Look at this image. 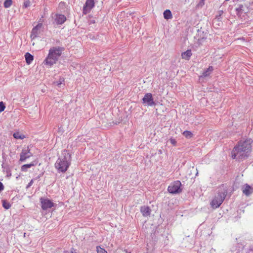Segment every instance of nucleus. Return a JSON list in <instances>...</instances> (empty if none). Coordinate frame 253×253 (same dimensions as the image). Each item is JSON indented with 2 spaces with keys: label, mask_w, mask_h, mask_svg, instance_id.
<instances>
[{
  "label": "nucleus",
  "mask_w": 253,
  "mask_h": 253,
  "mask_svg": "<svg viewBox=\"0 0 253 253\" xmlns=\"http://www.w3.org/2000/svg\"><path fill=\"white\" fill-rule=\"evenodd\" d=\"M30 5V2L29 0H25L24 3V5L25 6V7H27L28 6H29Z\"/></svg>",
  "instance_id": "nucleus-26"
},
{
  "label": "nucleus",
  "mask_w": 253,
  "mask_h": 253,
  "mask_svg": "<svg viewBox=\"0 0 253 253\" xmlns=\"http://www.w3.org/2000/svg\"><path fill=\"white\" fill-rule=\"evenodd\" d=\"M12 1L11 0H5L4 2V6L5 8L9 7L12 5Z\"/></svg>",
  "instance_id": "nucleus-22"
},
{
  "label": "nucleus",
  "mask_w": 253,
  "mask_h": 253,
  "mask_svg": "<svg viewBox=\"0 0 253 253\" xmlns=\"http://www.w3.org/2000/svg\"><path fill=\"white\" fill-rule=\"evenodd\" d=\"M242 191L245 195L249 196L253 192V188H252L249 185L246 184L242 188Z\"/></svg>",
  "instance_id": "nucleus-11"
},
{
  "label": "nucleus",
  "mask_w": 253,
  "mask_h": 253,
  "mask_svg": "<svg viewBox=\"0 0 253 253\" xmlns=\"http://www.w3.org/2000/svg\"><path fill=\"white\" fill-rule=\"evenodd\" d=\"M169 141H170V142L171 143V144L173 146H176L177 142H176V140H175V139H174L173 138H170L169 139Z\"/></svg>",
  "instance_id": "nucleus-25"
},
{
  "label": "nucleus",
  "mask_w": 253,
  "mask_h": 253,
  "mask_svg": "<svg viewBox=\"0 0 253 253\" xmlns=\"http://www.w3.org/2000/svg\"><path fill=\"white\" fill-rule=\"evenodd\" d=\"M192 54L191 50L188 49L181 53V57L183 59L189 60L192 56Z\"/></svg>",
  "instance_id": "nucleus-14"
},
{
  "label": "nucleus",
  "mask_w": 253,
  "mask_h": 253,
  "mask_svg": "<svg viewBox=\"0 0 253 253\" xmlns=\"http://www.w3.org/2000/svg\"><path fill=\"white\" fill-rule=\"evenodd\" d=\"M63 81H64V79H62V81H60V82H57V84H56L57 85L60 86V84H62V82H63Z\"/></svg>",
  "instance_id": "nucleus-30"
},
{
  "label": "nucleus",
  "mask_w": 253,
  "mask_h": 253,
  "mask_svg": "<svg viewBox=\"0 0 253 253\" xmlns=\"http://www.w3.org/2000/svg\"><path fill=\"white\" fill-rule=\"evenodd\" d=\"M140 211L144 216H148L151 214V210L148 206L141 207L140 208Z\"/></svg>",
  "instance_id": "nucleus-12"
},
{
  "label": "nucleus",
  "mask_w": 253,
  "mask_h": 253,
  "mask_svg": "<svg viewBox=\"0 0 253 253\" xmlns=\"http://www.w3.org/2000/svg\"><path fill=\"white\" fill-rule=\"evenodd\" d=\"M34 166H35V164L34 163L24 165L21 167V170L23 171H26L27 168H30Z\"/></svg>",
  "instance_id": "nucleus-19"
},
{
  "label": "nucleus",
  "mask_w": 253,
  "mask_h": 253,
  "mask_svg": "<svg viewBox=\"0 0 253 253\" xmlns=\"http://www.w3.org/2000/svg\"><path fill=\"white\" fill-rule=\"evenodd\" d=\"M164 17L166 19H171L172 16L171 11L169 9L165 10L164 12Z\"/></svg>",
  "instance_id": "nucleus-18"
},
{
  "label": "nucleus",
  "mask_w": 253,
  "mask_h": 253,
  "mask_svg": "<svg viewBox=\"0 0 253 253\" xmlns=\"http://www.w3.org/2000/svg\"><path fill=\"white\" fill-rule=\"evenodd\" d=\"M40 201L41 203V207L43 210H46L48 209L51 208L54 205V204L48 199L41 198Z\"/></svg>",
  "instance_id": "nucleus-6"
},
{
  "label": "nucleus",
  "mask_w": 253,
  "mask_h": 253,
  "mask_svg": "<svg viewBox=\"0 0 253 253\" xmlns=\"http://www.w3.org/2000/svg\"><path fill=\"white\" fill-rule=\"evenodd\" d=\"M213 68L212 66H209L207 70L203 73L202 76L206 77L209 76L213 71Z\"/></svg>",
  "instance_id": "nucleus-17"
},
{
  "label": "nucleus",
  "mask_w": 253,
  "mask_h": 253,
  "mask_svg": "<svg viewBox=\"0 0 253 253\" xmlns=\"http://www.w3.org/2000/svg\"><path fill=\"white\" fill-rule=\"evenodd\" d=\"M64 48L60 46L50 48L46 57L43 60V64L48 68H51L56 64L62 54Z\"/></svg>",
  "instance_id": "nucleus-2"
},
{
  "label": "nucleus",
  "mask_w": 253,
  "mask_h": 253,
  "mask_svg": "<svg viewBox=\"0 0 253 253\" xmlns=\"http://www.w3.org/2000/svg\"><path fill=\"white\" fill-rule=\"evenodd\" d=\"M220 190L218 191L217 195L215 196L211 202V206L213 209L218 208L224 201L226 196V189L223 185L219 187Z\"/></svg>",
  "instance_id": "nucleus-4"
},
{
  "label": "nucleus",
  "mask_w": 253,
  "mask_h": 253,
  "mask_svg": "<svg viewBox=\"0 0 253 253\" xmlns=\"http://www.w3.org/2000/svg\"><path fill=\"white\" fill-rule=\"evenodd\" d=\"M96 252L97 253H108L104 249L99 246L96 247Z\"/></svg>",
  "instance_id": "nucleus-21"
},
{
  "label": "nucleus",
  "mask_w": 253,
  "mask_h": 253,
  "mask_svg": "<svg viewBox=\"0 0 253 253\" xmlns=\"http://www.w3.org/2000/svg\"><path fill=\"white\" fill-rule=\"evenodd\" d=\"M64 253H77L76 252L75 250L73 248L71 249L70 251H66L64 252Z\"/></svg>",
  "instance_id": "nucleus-27"
},
{
  "label": "nucleus",
  "mask_w": 253,
  "mask_h": 253,
  "mask_svg": "<svg viewBox=\"0 0 253 253\" xmlns=\"http://www.w3.org/2000/svg\"><path fill=\"white\" fill-rule=\"evenodd\" d=\"M182 134L186 138H190L193 136L192 133L188 130L184 131Z\"/></svg>",
  "instance_id": "nucleus-20"
},
{
  "label": "nucleus",
  "mask_w": 253,
  "mask_h": 253,
  "mask_svg": "<svg viewBox=\"0 0 253 253\" xmlns=\"http://www.w3.org/2000/svg\"><path fill=\"white\" fill-rule=\"evenodd\" d=\"M252 151L251 141H240L233 149L231 154L233 159H243L248 157Z\"/></svg>",
  "instance_id": "nucleus-1"
},
{
  "label": "nucleus",
  "mask_w": 253,
  "mask_h": 253,
  "mask_svg": "<svg viewBox=\"0 0 253 253\" xmlns=\"http://www.w3.org/2000/svg\"><path fill=\"white\" fill-rule=\"evenodd\" d=\"M25 57L26 63L28 65H30L34 60V56L29 52L25 53Z\"/></svg>",
  "instance_id": "nucleus-15"
},
{
  "label": "nucleus",
  "mask_w": 253,
  "mask_h": 253,
  "mask_svg": "<svg viewBox=\"0 0 253 253\" xmlns=\"http://www.w3.org/2000/svg\"><path fill=\"white\" fill-rule=\"evenodd\" d=\"M2 206L5 209H8L10 207V205L9 203L6 202L5 201H2Z\"/></svg>",
  "instance_id": "nucleus-23"
},
{
  "label": "nucleus",
  "mask_w": 253,
  "mask_h": 253,
  "mask_svg": "<svg viewBox=\"0 0 253 253\" xmlns=\"http://www.w3.org/2000/svg\"><path fill=\"white\" fill-rule=\"evenodd\" d=\"M71 155L66 150L62 151L60 157L55 163V167L59 172H66L70 165Z\"/></svg>",
  "instance_id": "nucleus-3"
},
{
  "label": "nucleus",
  "mask_w": 253,
  "mask_h": 253,
  "mask_svg": "<svg viewBox=\"0 0 253 253\" xmlns=\"http://www.w3.org/2000/svg\"><path fill=\"white\" fill-rule=\"evenodd\" d=\"M94 0H86L85 5L84 7L83 11L84 14L89 12L91 9L94 6Z\"/></svg>",
  "instance_id": "nucleus-9"
},
{
  "label": "nucleus",
  "mask_w": 253,
  "mask_h": 253,
  "mask_svg": "<svg viewBox=\"0 0 253 253\" xmlns=\"http://www.w3.org/2000/svg\"><path fill=\"white\" fill-rule=\"evenodd\" d=\"M5 106L3 102H0V113L4 110Z\"/></svg>",
  "instance_id": "nucleus-24"
},
{
  "label": "nucleus",
  "mask_w": 253,
  "mask_h": 253,
  "mask_svg": "<svg viewBox=\"0 0 253 253\" xmlns=\"http://www.w3.org/2000/svg\"><path fill=\"white\" fill-rule=\"evenodd\" d=\"M13 136L16 139H23L26 138V136L23 134L17 131L13 133Z\"/></svg>",
  "instance_id": "nucleus-16"
},
{
  "label": "nucleus",
  "mask_w": 253,
  "mask_h": 253,
  "mask_svg": "<svg viewBox=\"0 0 253 253\" xmlns=\"http://www.w3.org/2000/svg\"><path fill=\"white\" fill-rule=\"evenodd\" d=\"M42 23L38 24L36 26L33 28L31 34V38L33 40L36 38L41 32L42 31Z\"/></svg>",
  "instance_id": "nucleus-7"
},
{
  "label": "nucleus",
  "mask_w": 253,
  "mask_h": 253,
  "mask_svg": "<svg viewBox=\"0 0 253 253\" xmlns=\"http://www.w3.org/2000/svg\"><path fill=\"white\" fill-rule=\"evenodd\" d=\"M32 156V154L30 152V149L28 147L23 149L21 153L20 154V161H24L26 159L30 158Z\"/></svg>",
  "instance_id": "nucleus-10"
},
{
  "label": "nucleus",
  "mask_w": 253,
  "mask_h": 253,
  "mask_svg": "<svg viewBox=\"0 0 253 253\" xmlns=\"http://www.w3.org/2000/svg\"><path fill=\"white\" fill-rule=\"evenodd\" d=\"M144 104H147L149 106H153L155 105L153 101V96L151 93H147L142 99Z\"/></svg>",
  "instance_id": "nucleus-8"
},
{
  "label": "nucleus",
  "mask_w": 253,
  "mask_h": 253,
  "mask_svg": "<svg viewBox=\"0 0 253 253\" xmlns=\"http://www.w3.org/2000/svg\"><path fill=\"white\" fill-rule=\"evenodd\" d=\"M33 182H34V180L33 179H32L30 181V182L29 183V184H28L27 187L31 186L33 184Z\"/></svg>",
  "instance_id": "nucleus-29"
},
{
  "label": "nucleus",
  "mask_w": 253,
  "mask_h": 253,
  "mask_svg": "<svg viewBox=\"0 0 253 253\" xmlns=\"http://www.w3.org/2000/svg\"><path fill=\"white\" fill-rule=\"evenodd\" d=\"M55 20L58 24H62L66 20V17L63 14H58L57 15Z\"/></svg>",
  "instance_id": "nucleus-13"
},
{
  "label": "nucleus",
  "mask_w": 253,
  "mask_h": 253,
  "mask_svg": "<svg viewBox=\"0 0 253 253\" xmlns=\"http://www.w3.org/2000/svg\"><path fill=\"white\" fill-rule=\"evenodd\" d=\"M3 188L4 187L2 183L1 182H0V192L3 189Z\"/></svg>",
  "instance_id": "nucleus-28"
},
{
  "label": "nucleus",
  "mask_w": 253,
  "mask_h": 253,
  "mask_svg": "<svg viewBox=\"0 0 253 253\" xmlns=\"http://www.w3.org/2000/svg\"><path fill=\"white\" fill-rule=\"evenodd\" d=\"M181 186V183L180 181H175L169 186L168 191L171 194L179 193L182 191Z\"/></svg>",
  "instance_id": "nucleus-5"
}]
</instances>
